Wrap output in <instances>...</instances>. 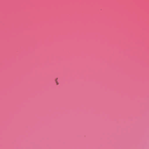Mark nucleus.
Instances as JSON below:
<instances>
[{"label": "nucleus", "instance_id": "nucleus-1", "mask_svg": "<svg viewBox=\"0 0 149 149\" xmlns=\"http://www.w3.org/2000/svg\"><path fill=\"white\" fill-rule=\"evenodd\" d=\"M56 83L57 84V85L58 84V83L57 81H56Z\"/></svg>", "mask_w": 149, "mask_h": 149}]
</instances>
